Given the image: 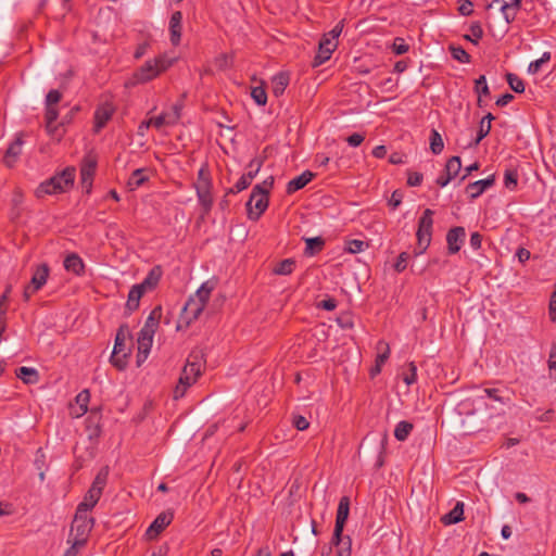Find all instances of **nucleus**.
Here are the masks:
<instances>
[{
    "label": "nucleus",
    "instance_id": "e2e57ef3",
    "mask_svg": "<svg viewBox=\"0 0 556 556\" xmlns=\"http://www.w3.org/2000/svg\"><path fill=\"white\" fill-rule=\"evenodd\" d=\"M293 426L300 430V431H304L306 430L308 427H309V422L308 420L302 416V415H295L293 417Z\"/></svg>",
    "mask_w": 556,
    "mask_h": 556
},
{
    "label": "nucleus",
    "instance_id": "f704fd0d",
    "mask_svg": "<svg viewBox=\"0 0 556 556\" xmlns=\"http://www.w3.org/2000/svg\"><path fill=\"white\" fill-rule=\"evenodd\" d=\"M414 426L412 422L406 420L400 421L394 429L395 439L399 441H405L410 434Z\"/></svg>",
    "mask_w": 556,
    "mask_h": 556
},
{
    "label": "nucleus",
    "instance_id": "c9c22d12",
    "mask_svg": "<svg viewBox=\"0 0 556 556\" xmlns=\"http://www.w3.org/2000/svg\"><path fill=\"white\" fill-rule=\"evenodd\" d=\"M305 242V254L309 256L321 251L325 245V241L321 237L307 238Z\"/></svg>",
    "mask_w": 556,
    "mask_h": 556
},
{
    "label": "nucleus",
    "instance_id": "7ed1b4c3",
    "mask_svg": "<svg viewBox=\"0 0 556 556\" xmlns=\"http://www.w3.org/2000/svg\"><path fill=\"white\" fill-rule=\"evenodd\" d=\"M274 186V177L269 176L263 182L253 187L247 203L248 217L257 220L268 206V194Z\"/></svg>",
    "mask_w": 556,
    "mask_h": 556
},
{
    "label": "nucleus",
    "instance_id": "cd10ccee",
    "mask_svg": "<svg viewBox=\"0 0 556 556\" xmlns=\"http://www.w3.org/2000/svg\"><path fill=\"white\" fill-rule=\"evenodd\" d=\"M101 495H102V493H100V491L89 489L88 492L86 493L83 502L79 503L77 509H79L80 511L88 513L97 505Z\"/></svg>",
    "mask_w": 556,
    "mask_h": 556
},
{
    "label": "nucleus",
    "instance_id": "2eb2a0df",
    "mask_svg": "<svg viewBox=\"0 0 556 556\" xmlns=\"http://www.w3.org/2000/svg\"><path fill=\"white\" fill-rule=\"evenodd\" d=\"M174 515L170 511L161 513L146 531L149 540H154L173 521Z\"/></svg>",
    "mask_w": 556,
    "mask_h": 556
},
{
    "label": "nucleus",
    "instance_id": "412c9836",
    "mask_svg": "<svg viewBox=\"0 0 556 556\" xmlns=\"http://www.w3.org/2000/svg\"><path fill=\"white\" fill-rule=\"evenodd\" d=\"M66 271L75 276H83L85 273V263L77 253H70L63 262Z\"/></svg>",
    "mask_w": 556,
    "mask_h": 556
},
{
    "label": "nucleus",
    "instance_id": "a19ab883",
    "mask_svg": "<svg viewBox=\"0 0 556 556\" xmlns=\"http://www.w3.org/2000/svg\"><path fill=\"white\" fill-rule=\"evenodd\" d=\"M108 476H109V470L108 468H102L96 476L90 489L92 490H97V491H100V493H102L104 486L106 485V482H108Z\"/></svg>",
    "mask_w": 556,
    "mask_h": 556
},
{
    "label": "nucleus",
    "instance_id": "4c0bfd02",
    "mask_svg": "<svg viewBox=\"0 0 556 556\" xmlns=\"http://www.w3.org/2000/svg\"><path fill=\"white\" fill-rule=\"evenodd\" d=\"M295 266V261L292 258H286L279 262L273 269L276 275H290Z\"/></svg>",
    "mask_w": 556,
    "mask_h": 556
},
{
    "label": "nucleus",
    "instance_id": "bf43d9fd",
    "mask_svg": "<svg viewBox=\"0 0 556 556\" xmlns=\"http://www.w3.org/2000/svg\"><path fill=\"white\" fill-rule=\"evenodd\" d=\"M408 258H409V254L406 252H402L399 255V257L394 264V268L397 273H402L406 268Z\"/></svg>",
    "mask_w": 556,
    "mask_h": 556
},
{
    "label": "nucleus",
    "instance_id": "aec40b11",
    "mask_svg": "<svg viewBox=\"0 0 556 556\" xmlns=\"http://www.w3.org/2000/svg\"><path fill=\"white\" fill-rule=\"evenodd\" d=\"M495 182L494 175H491L484 179H480L469 184L466 187V192L470 199H477L480 197L488 188L492 187Z\"/></svg>",
    "mask_w": 556,
    "mask_h": 556
},
{
    "label": "nucleus",
    "instance_id": "1a4fd4ad",
    "mask_svg": "<svg viewBox=\"0 0 556 556\" xmlns=\"http://www.w3.org/2000/svg\"><path fill=\"white\" fill-rule=\"evenodd\" d=\"M50 275L48 264H39L33 267L30 282L24 288L23 298L28 301L33 294L39 291L46 283Z\"/></svg>",
    "mask_w": 556,
    "mask_h": 556
},
{
    "label": "nucleus",
    "instance_id": "052dcab7",
    "mask_svg": "<svg viewBox=\"0 0 556 556\" xmlns=\"http://www.w3.org/2000/svg\"><path fill=\"white\" fill-rule=\"evenodd\" d=\"M319 46L332 53L338 47V41L324 35L319 41Z\"/></svg>",
    "mask_w": 556,
    "mask_h": 556
},
{
    "label": "nucleus",
    "instance_id": "f8f14e48",
    "mask_svg": "<svg viewBox=\"0 0 556 556\" xmlns=\"http://www.w3.org/2000/svg\"><path fill=\"white\" fill-rule=\"evenodd\" d=\"M154 333L155 332L153 330H151L144 326L139 331L138 339H137V343H138L137 364H138V366H140L141 363L147 359V357L150 353V350L152 348Z\"/></svg>",
    "mask_w": 556,
    "mask_h": 556
},
{
    "label": "nucleus",
    "instance_id": "79ce46f5",
    "mask_svg": "<svg viewBox=\"0 0 556 556\" xmlns=\"http://www.w3.org/2000/svg\"><path fill=\"white\" fill-rule=\"evenodd\" d=\"M462 169V161L459 156H452L445 165V173L455 178Z\"/></svg>",
    "mask_w": 556,
    "mask_h": 556
},
{
    "label": "nucleus",
    "instance_id": "a878e982",
    "mask_svg": "<svg viewBox=\"0 0 556 556\" xmlns=\"http://www.w3.org/2000/svg\"><path fill=\"white\" fill-rule=\"evenodd\" d=\"M314 174L309 170L303 172L298 177L291 179L287 185V192L293 193L302 188H304L313 178Z\"/></svg>",
    "mask_w": 556,
    "mask_h": 556
},
{
    "label": "nucleus",
    "instance_id": "c756f323",
    "mask_svg": "<svg viewBox=\"0 0 556 556\" xmlns=\"http://www.w3.org/2000/svg\"><path fill=\"white\" fill-rule=\"evenodd\" d=\"M464 503L457 502L454 508L442 517V522L446 526L454 525L463 520Z\"/></svg>",
    "mask_w": 556,
    "mask_h": 556
},
{
    "label": "nucleus",
    "instance_id": "9d476101",
    "mask_svg": "<svg viewBox=\"0 0 556 556\" xmlns=\"http://www.w3.org/2000/svg\"><path fill=\"white\" fill-rule=\"evenodd\" d=\"M94 520L87 516V511L76 509V514L72 523V531H75V544H84L87 535L93 527Z\"/></svg>",
    "mask_w": 556,
    "mask_h": 556
},
{
    "label": "nucleus",
    "instance_id": "a211bd4d",
    "mask_svg": "<svg viewBox=\"0 0 556 556\" xmlns=\"http://www.w3.org/2000/svg\"><path fill=\"white\" fill-rule=\"evenodd\" d=\"M114 106L111 103H103L94 112V131L99 132L114 114Z\"/></svg>",
    "mask_w": 556,
    "mask_h": 556
},
{
    "label": "nucleus",
    "instance_id": "2f4dec72",
    "mask_svg": "<svg viewBox=\"0 0 556 556\" xmlns=\"http://www.w3.org/2000/svg\"><path fill=\"white\" fill-rule=\"evenodd\" d=\"M521 7L520 0H511V2L504 1L501 11L507 23H510L515 20L517 11Z\"/></svg>",
    "mask_w": 556,
    "mask_h": 556
},
{
    "label": "nucleus",
    "instance_id": "37998d69",
    "mask_svg": "<svg viewBox=\"0 0 556 556\" xmlns=\"http://www.w3.org/2000/svg\"><path fill=\"white\" fill-rule=\"evenodd\" d=\"M444 143L441 135L435 130L432 129L430 135V149L433 154H440L443 151Z\"/></svg>",
    "mask_w": 556,
    "mask_h": 556
},
{
    "label": "nucleus",
    "instance_id": "a18cd8bd",
    "mask_svg": "<svg viewBox=\"0 0 556 556\" xmlns=\"http://www.w3.org/2000/svg\"><path fill=\"white\" fill-rule=\"evenodd\" d=\"M506 80L509 87L517 93H522L525 91V84L521 78H519L516 74L508 73L506 75Z\"/></svg>",
    "mask_w": 556,
    "mask_h": 556
},
{
    "label": "nucleus",
    "instance_id": "13d9d810",
    "mask_svg": "<svg viewBox=\"0 0 556 556\" xmlns=\"http://www.w3.org/2000/svg\"><path fill=\"white\" fill-rule=\"evenodd\" d=\"M366 247V243L362 240H350L348 242V247H346V250L350 252V253H359L362 251H364Z\"/></svg>",
    "mask_w": 556,
    "mask_h": 556
},
{
    "label": "nucleus",
    "instance_id": "338daca9",
    "mask_svg": "<svg viewBox=\"0 0 556 556\" xmlns=\"http://www.w3.org/2000/svg\"><path fill=\"white\" fill-rule=\"evenodd\" d=\"M363 141H364V136L358 132H354L346 138V142L351 147H358Z\"/></svg>",
    "mask_w": 556,
    "mask_h": 556
},
{
    "label": "nucleus",
    "instance_id": "b1692460",
    "mask_svg": "<svg viewBox=\"0 0 556 556\" xmlns=\"http://www.w3.org/2000/svg\"><path fill=\"white\" fill-rule=\"evenodd\" d=\"M59 117V112H58V109L53 105L51 106H46V114H45V118H46V129L48 131L49 135L53 136V137H61L60 134H58L59 131V126H56L54 123L55 121L58 119Z\"/></svg>",
    "mask_w": 556,
    "mask_h": 556
},
{
    "label": "nucleus",
    "instance_id": "39448f33",
    "mask_svg": "<svg viewBox=\"0 0 556 556\" xmlns=\"http://www.w3.org/2000/svg\"><path fill=\"white\" fill-rule=\"evenodd\" d=\"M75 179V168L66 167L60 174L41 182L36 189V197L43 198L47 194H58L67 191L73 187Z\"/></svg>",
    "mask_w": 556,
    "mask_h": 556
},
{
    "label": "nucleus",
    "instance_id": "ddd939ff",
    "mask_svg": "<svg viewBox=\"0 0 556 556\" xmlns=\"http://www.w3.org/2000/svg\"><path fill=\"white\" fill-rule=\"evenodd\" d=\"M262 167V161L257 159L251 160V162L248 165V173L243 174L239 180L235 184V186L229 189L228 193H235V192H241L242 190L247 189L252 180L255 178V176L258 174L260 169Z\"/></svg>",
    "mask_w": 556,
    "mask_h": 556
},
{
    "label": "nucleus",
    "instance_id": "5fc2aeb1",
    "mask_svg": "<svg viewBox=\"0 0 556 556\" xmlns=\"http://www.w3.org/2000/svg\"><path fill=\"white\" fill-rule=\"evenodd\" d=\"M10 292H11V286L7 287L4 293L0 296V328H2L3 323H5V314H7L5 303L9 299Z\"/></svg>",
    "mask_w": 556,
    "mask_h": 556
},
{
    "label": "nucleus",
    "instance_id": "f3484780",
    "mask_svg": "<svg viewBox=\"0 0 556 556\" xmlns=\"http://www.w3.org/2000/svg\"><path fill=\"white\" fill-rule=\"evenodd\" d=\"M96 166H97L96 160L92 157H86L83 161V164L80 167V178H81L83 188H85L87 192H90L93 175L96 172Z\"/></svg>",
    "mask_w": 556,
    "mask_h": 556
},
{
    "label": "nucleus",
    "instance_id": "f03ea898",
    "mask_svg": "<svg viewBox=\"0 0 556 556\" xmlns=\"http://www.w3.org/2000/svg\"><path fill=\"white\" fill-rule=\"evenodd\" d=\"M203 369V355L201 352H192L184 366L178 383L174 390V399L182 397L188 388L194 384Z\"/></svg>",
    "mask_w": 556,
    "mask_h": 556
},
{
    "label": "nucleus",
    "instance_id": "7c9ffc66",
    "mask_svg": "<svg viewBox=\"0 0 556 556\" xmlns=\"http://www.w3.org/2000/svg\"><path fill=\"white\" fill-rule=\"evenodd\" d=\"M16 376L27 384H35L39 380L38 371L31 367L23 366L17 368Z\"/></svg>",
    "mask_w": 556,
    "mask_h": 556
},
{
    "label": "nucleus",
    "instance_id": "5701e85b",
    "mask_svg": "<svg viewBox=\"0 0 556 556\" xmlns=\"http://www.w3.org/2000/svg\"><path fill=\"white\" fill-rule=\"evenodd\" d=\"M22 146L23 141L20 137H17L7 149L3 162L8 167H12L15 164L17 157L22 153Z\"/></svg>",
    "mask_w": 556,
    "mask_h": 556
},
{
    "label": "nucleus",
    "instance_id": "f257e3e1",
    "mask_svg": "<svg viewBox=\"0 0 556 556\" xmlns=\"http://www.w3.org/2000/svg\"><path fill=\"white\" fill-rule=\"evenodd\" d=\"M349 513L350 498L348 496H342L339 501L336 525L333 535L331 539V544H333L337 547V556H351L352 553L351 538L342 535L345 522L349 517Z\"/></svg>",
    "mask_w": 556,
    "mask_h": 556
},
{
    "label": "nucleus",
    "instance_id": "dca6fc26",
    "mask_svg": "<svg viewBox=\"0 0 556 556\" xmlns=\"http://www.w3.org/2000/svg\"><path fill=\"white\" fill-rule=\"evenodd\" d=\"M466 231L464 227L457 226L450 229L446 233V242L450 254L457 253L465 240Z\"/></svg>",
    "mask_w": 556,
    "mask_h": 556
},
{
    "label": "nucleus",
    "instance_id": "0e129e2a",
    "mask_svg": "<svg viewBox=\"0 0 556 556\" xmlns=\"http://www.w3.org/2000/svg\"><path fill=\"white\" fill-rule=\"evenodd\" d=\"M402 199L403 195L399 190L393 191L389 200V205L392 207V210H395L401 205Z\"/></svg>",
    "mask_w": 556,
    "mask_h": 556
},
{
    "label": "nucleus",
    "instance_id": "8fccbe9b",
    "mask_svg": "<svg viewBox=\"0 0 556 556\" xmlns=\"http://www.w3.org/2000/svg\"><path fill=\"white\" fill-rule=\"evenodd\" d=\"M403 381L407 386H412L417 381V366L414 362H410L407 366V370L403 372Z\"/></svg>",
    "mask_w": 556,
    "mask_h": 556
},
{
    "label": "nucleus",
    "instance_id": "6e6552de",
    "mask_svg": "<svg viewBox=\"0 0 556 556\" xmlns=\"http://www.w3.org/2000/svg\"><path fill=\"white\" fill-rule=\"evenodd\" d=\"M128 333L127 326H121L116 337L115 343L113 348V352L111 355V364L116 367L118 370H124L127 366V358L129 353L126 348V336Z\"/></svg>",
    "mask_w": 556,
    "mask_h": 556
},
{
    "label": "nucleus",
    "instance_id": "e433bc0d",
    "mask_svg": "<svg viewBox=\"0 0 556 556\" xmlns=\"http://www.w3.org/2000/svg\"><path fill=\"white\" fill-rule=\"evenodd\" d=\"M475 91L479 96L478 105L481 106V98L490 96V89L486 84V78L484 75H481L479 78L476 79Z\"/></svg>",
    "mask_w": 556,
    "mask_h": 556
},
{
    "label": "nucleus",
    "instance_id": "864d4df0",
    "mask_svg": "<svg viewBox=\"0 0 556 556\" xmlns=\"http://www.w3.org/2000/svg\"><path fill=\"white\" fill-rule=\"evenodd\" d=\"M251 97L258 105H265L267 102V94L263 87H254L251 91Z\"/></svg>",
    "mask_w": 556,
    "mask_h": 556
},
{
    "label": "nucleus",
    "instance_id": "9b49d317",
    "mask_svg": "<svg viewBox=\"0 0 556 556\" xmlns=\"http://www.w3.org/2000/svg\"><path fill=\"white\" fill-rule=\"evenodd\" d=\"M205 306H203V304H200L192 298H189L180 313L177 329H187L192 321L199 318Z\"/></svg>",
    "mask_w": 556,
    "mask_h": 556
},
{
    "label": "nucleus",
    "instance_id": "680f3d73",
    "mask_svg": "<svg viewBox=\"0 0 556 556\" xmlns=\"http://www.w3.org/2000/svg\"><path fill=\"white\" fill-rule=\"evenodd\" d=\"M393 51L397 55L404 54L408 51V45L405 43L404 39L395 38L393 42Z\"/></svg>",
    "mask_w": 556,
    "mask_h": 556
},
{
    "label": "nucleus",
    "instance_id": "58836bf2",
    "mask_svg": "<svg viewBox=\"0 0 556 556\" xmlns=\"http://www.w3.org/2000/svg\"><path fill=\"white\" fill-rule=\"evenodd\" d=\"M161 315H162L161 306L154 307L151 311L150 315L148 316L143 326L155 332L159 327Z\"/></svg>",
    "mask_w": 556,
    "mask_h": 556
},
{
    "label": "nucleus",
    "instance_id": "49530a36",
    "mask_svg": "<svg viewBox=\"0 0 556 556\" xmlns=\"http://www.w3.org/2000/svg\"><path fill=\"white\" fill-rule=\"evenodd\" d=\"M518 184V173L516 169H506L504 174V185L507 189L514 190Z\"/></svg>",
    "mask_w": 556,
    "mask_h": 556
},
{
    "label": "nucleus",
    "instance_id": "ea45409f",
    "mask_svg": "<svg viewBox=\"0 0 556 556\" xmlns=\"http://www.w3.org/2000/svg\"><path fill=\"white\" fill-rule=\"evenodd\" d=\"M470 34L465 35L464 38L473 45H478L479 40L483 36V29L479 22H475L469 27Z\"/></svg>",
    "mask_w": 556,
    "mask_h": 556
},
{
    "label": "nucleus",
    "instance_id": "6e6d98bb",
    "mask_svg": "<svg viewBox=\"0 0 556 556\" xmlns=\"http://www.w3.org/2000/svg\"><path fill=\"white\" fill-rule=\"evenodd\" d=\"M61 99L62 93L56 89H52L47 93L45 104L46 106H55L61 101Z\"/></svg>",
    "mask_w": 556,
    "mask_h": 556
},
{
    "label": "nucleus",
    "instance_id": "473e14b6",
    "mask_svg": "<svg viewBox=\"0 0 556 556\" xmlns=\"http://www.w3.org/2000/svg\"><path fill=\"white\" fill-rule=\"evenodd\" d=\"M147 170L143 168H138L132 172L128 179V187L130 190H136L140 186H142L148 180Z\"/></svg>",
    "mask_w": 556,
    "mask_h": 556
},
{
    "label": "nucleus",
    "instance_id": "69168bd1",
    "mask_svg": "<svg viewBox=\"0 0 556 556\" xmlns=\"http://www.w3.org/2000/svg\"><path fill=\"white\" fill-rule=\"evenodd\" d=\"M422 182V174L413 172L408 174L407 184L412 187L419 186Z\"/></svg>",
    "mask_w": 556,
    "mask_h": 556
},
{
    "label": "nucleus",
    "instance_id": "603ef678",
    "mask_svg": "<svg viewBox=\"0 0 556 556\" xmlns=\"http://www.w3.org/2000/svg\"><path fill=\"white\" fill-rule=\"evenodd\" d=\"M331 52L318 46V51L314 58L312 65L314 67L320 66L331 58Z\"/></svg>",
    "mask_w": 556,
    "mask_h": 556
},
{
    "label": "nucleus",
    "instance_id": "0eeeda50",
    "mask_svg": "<svg viewBox=\"0 0 556 556\" xmlns=\"http://www.w3.org/2000/svg\"><path fill=\"white\" fill-rule=\"evenodd\" d=\"M433 214L432 210L426 208L418 220L416 237L417 248L419 251L417 254H422L430 245L432 238Z\"/></svg>",
    "mask_w": 556,
    "mask_h": 556
},
{
    "label": "nucleus",
    "instance_id": "6ab92c4d",
    "mask_svg": "<svg viewBox=\"0 0 556 556\" xmlns=\"http://www.w3.org/2000/svg\"><path fill=\"white\" fill-rule=\"evenodd\" d=\"M90 401V392L88 389L79 392L75 397V405L70 406V414L74 418H79L88 410V403Z\"/></svg>",
    "mask_w": 556,
    "mask_h": 556
},
{
    "label": "nucleus",
    "instance_id": "c85d7f7f",
    "mask_svg": "<svg viewBox=\"0 0 556 556\" xmlns=\"http://www.w3.org/2000/svg\"><path fill=\"white\" fill-rule=\"evenodd\" d=\"M213 290H214V283L211 281H205L195 291V293L193 295H191L190 298H192L193 300H195L197 302H199L200 304H203V306H205Z\"/></svg>",
    "mask_w": 556,
    "mask_h": 556
},
{
    "label": "nucleus",
    "instance_id": "4d7b16f0",
    "mask_svg": "<svg viewBox=\"0 0 556 556\" xmlns=\"http://www.w3.org/2000/svg\"><path fill=\"white\" fill-rule=\"evenodd\" d=\"M458 12L460 15L469 16L473 12V4L470 0H459Z\"/></svg>",
    "mask_w": 556,
    "mask_h": 556
},
{
    "label": "nucleus",
    "instance_id": "4468645a",
    "mask_svg": "<svg viewBox=\"0 0 556 556\" xmlns=\"http://www.w3.org/2000/svg\"><path fill=\"white\" fill-rule=\"evenodd\" d=\"M180 118V106L177 104L173 105L170 111L163 112L159 116L152 117L148 121L147 127L153 126L160 129L163 126H173L177 124Z\"/></svg>",
    "mask_w": 556,
    "mask_h": 556
},
{
    "label": "nucleus",
    "instance_id": "423d86ee",
    "mask_svg": "<svg viewBox=\"0 0 556 556\" xmlns=\"http://www.w3.org/2000/svg\"><path fill=\"white\" fill-rule=\"evenodd\" d=\"M170 64V61L165 56H157L153 60H148L132 74L129 85L135 86L148 83L157 77L161 73L165 72Z\"/></svg>",
    "mask_w": 556,
    "mask_h": 556
},
{
    "label": "nucleus",
    "instance_id": "393cba45",
    "mask_svg": "<svg viewBox=\"0 0 556 556\" xmlns=\"http://www.w3.org/2000/svg\"><path fill=\"white\" fill-rule=\"evenodd\" d=\"M162 277V269L160 266H154L150 269L142 282L138 283L146 292L153 290Z\"/></svg>",
    "mask_w": 556,
    "mask_h": 556
},
{
    "label": "nucleus",
    "instance_id": "c03bdc74",
    "mask_svg": "<svg viewBox=\"0 0 556 556\" xmlns=\"http://www.w3.org/2000/svg\"><path fill=\"white\" fill-rule=\"evenodd\" d=\"M377 349L379 351V354L376 358V364L382 367V365L387 362L390 355V348L389 344L384 341H379L377 344Z\"/></svg>",
    "mask_w": 556,
    "mask_h": 556
},
{
    "label": "nucleus",
    "instance_id": "de8ad7c7",
    "mask_svg": "<svg viewBox=\"0 0 556 556\" xmlns=\"http://www.w3.org/2000/svg\"><path fill=\"white\" fill-rule=\"evenodd\" d=\"M490 122L480 121L479 130L477 138L469 144L470 147H476L480 143V141L485 138L491 131Z\"/></svg>",
    "mask_w": 556,
    "mask_h": 556
},
{
    "label": "nucleus",
    "instance_id": "bb28decb",
    "mask_svg": "<svg viewBox=\"0 0 556 556\" xmlns=\"http://www.w3.org/2000/svg\"><path fill=\"white\" fill-rule=\"evenodd\" d=\"M146 291L139 286L135 285L131 287L128 293L127 302H126V309L129 313L135 312L138 309L140 304V299L143 296Z\"/></svg>",
    "mask_w": 556,
    "mask_h": 556
},
{
    "label": "nucleus",
    "instance_id": "20e7f679",
    "mask_svg": "<svg viewBox=\"0 0 556 556\" xmlns=\"http://www.w3.org/2000/svg\"><path fill=\"white\" fill-rule=\"evenodd\" d=\"M193 188L195 189L198 202L202 210L201 216L204 218L208 215L214 204V197L212 192L213 181L206 165L201 166L199 169Z\"/></svg>",
    "mask_w": 556,
    "mask_h": 556
},
{
    "label": "nucleus",
    "instance_id": "4be33fe9",
    "mask_svg": "<svg viewBox=\"0 0 556 556\" xmlns=\"http://www.w3.org/2000/svg\"><path fill=\"white\" fill-rule=\"evenodd\" d=\"M181 23H182V13L180 11L174 12L169 20L170 41L174 46H177L180 42L181 28H182Z\"/></svg>",
    "mask_w": 556,
    "mask_h": 556
},
{
    "label": "nucleus",
    "instance_id": "774afa93",
    "mask_svg": "<svg viewBox=\"0 0 556 556\" xmlns=\"http://www.w3.org/2000/svg\"><path fill=\"white\" fill-rule=\"evenodd\" d=\"M548 368L556 370V343L552 345L548 357Z\"/></svg>",
    "mask_w": 556,
    "mask_h": 556
},
{
    "label": "nucleus",
    "instance_id": "72a5a7b5",
    "mask_svg": "<svg viewBox=\"0 0 556 556\" xmlns=\"http://www.w3.org/2000/svg\"><path fill=\"white\" fill-rule=\"evenodd\" d=\"M289 84V76L286 73H278L273 77V92L276 97L283 93Z\"/></svg>",
    "mask_w": 556,
    "mask_h": 556
},
{
    "label": "nucleus",
    "instance_id": "3c124183",
    "mask_svg": "<svg viewBox=\"0 0 556 556\" xmlns=\"http://www.w3.org/2000/svg\"><path fill=\"white\" fill-rule=\"evenodd\" d=\"M549 60H551V53L549 52H544L540 59H538L535 61H532L529 64L528 72L530 74H536L541 70V66L544 63H547Z\"/></svg>",
    "mask_w": 556,
    "mask_h": 556
},
{
    "label": "nucleus",
    "instance_id": "09e8293b",
    "mask_svg": "<svg viewBox=\"0 0 556 556\" xmlns=\"http://www.w3.org/2000/svg\"><path fill=\"white\" fill-rule=\"evenodd\" d=\"M450 51H451L452 56L455 60H457L458 62H460V63H469L470 62L471 58H470L469 53L462 47L451 46Z\"/></svg>",
    "mask_w": 556,
    "mask_h": 556
}]
</instances>
